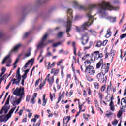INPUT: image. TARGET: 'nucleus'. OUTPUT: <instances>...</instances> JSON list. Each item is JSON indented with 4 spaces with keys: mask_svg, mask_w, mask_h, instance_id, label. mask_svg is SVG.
<instances>
[{
    "mask_svg": "<svg viewBox=\"0 0 126 126\" xmlns=\"http://www.w3.org/2000/svg\"><path fill=\"white\" fill-rule=\"evenodd\" d=\"M73 4L75 6L78 7V8L81 10H92V9H94V8H97L98 9V13H103V12H105L106 10H115V7L113 5H111L110 3L106 2L105 1H102V3L98 4H93L89 5L87 8H85V6L78 4L76 1H74Z\"/></svg>",
    "mask_w": 126,
    "mask_h": 126,
    "instance_id": "1",
    "label": "nucleus"
},
{
    "mask_svg": "<svg viewBox=\"0 0 126 126\" xmlns=\"http://www.w3.org/2000/svg\"><path fill=\"white\" fill-rule=\"evenodd\" d=\"M91 56L90 61L86 60L84 62L85 68H86L87 66H92L90 65L91 63H94L96 60H99V59H101V58H103L104 57L103 53H100V51H95L92 54Z\"/></svg>",
    "mask_w": 126,
    "mask_h": 126,
    "instance_id": "2",
    "label": "nucleus"
},
{
    "mask_svg": "<svg viewBox=\"0 0 126 126\" xmlns=\"http://www.w3.org/2000/svg\"><path fill=\"white\" fill-rule=\"evenodd\" d=\"M87 16L89 18V21L83 24L80 28L78 27H76V30L77 32H78V33H81V32L84 33L85 30H87V28L90 26H91L92 24H93V21L90 19H92V18H93V16L91 15V13L89 12L87 13Z\"/></svg>",
    "mask_w": 126,
    "mask_h": 126,
    "instance_id": "3",
    "label": "nucleus"
},
{
    "mask_svg": "<svg viewBox=\"0 0 126 126\" xmlns=\"http://www.w3.org/2000/svg\"><path fill=\"white\" fill-rule=\"evenodd\" d=\"M101 65H102L101 68V73H103V74L108 73L109 72V70L110 69V63H107V64H106L104 63V60L101 59L96 64V69H99L100 67H101Z\"/></svg>",
    "mask_w": 126,
    "mask_h": 126,
    "instance_id": "4",
    "label": "nucleus"
},
{
    "mask_svg": "<svg viewBox=\"0 0 126 126\" xmlns=\"http://www.w3.org/2000/svg\"><path fill=\"white\" fill-rule=\"evenodd\" d=\"M67 16L68 17L67 20V25L66 26V32L67 34V37H70V34H69V31L71 30V23H72V10L71 9H68L67 11Z\"/></svg>",
    "mask_w": 126,
    "mask_h": 126,
    "instance_id": "5",
    "label": "nucleus"
},
{
    "mask_svg": "<svg viewBox=\"0 0 126 126\" xmlns=\"http://www.w3.org/2000/svg\"><path fill=\"white\" fill-rule=\"evenodd\" d=\"M16 78L12 79V84H17L19 85V83L21 80V75L20 74V68H18L16 74Z\"/></svg>",
    "mask_w": 126,
    "mask_h": 126,
    "instance_id": "6",
    "label": "nucleus"
},
{
    "mask_svg": "<svg viewBox=\"0 0 126 126\" xmlns=\"http://www.w3.org/2000/svg\"><path fill=\"white\" fill-rule=\"evenodd\" d=\"M105 100H106V102H110L109 103L110 110L111 111H112V112H114V111H115V104H114V101H113V100H114V94H111V96H110L109 99L108 98V96H107L105 98Z\"/></svg>",
    "mask_w": 126,
    "mask_h": 126,
    "instance_id": "7",
    "label": "nucleus"
},
{
    "mask_svg": "<svg viewBox=\"0 0 126 126\" xmlns=\"http://www.w3.org/2000/svg\"><path fill=\"white\" fill-rule=\"evenodd\" d=\"M13 94L19 97H22L24 95V88L20 87L19 89L17 88L13 92Z\"/></svg>",
    "mask_w": 126,
    "mask_h": 126,
    "instance_id": "8",
    "label": "nucleus"
},
{
    "mask_svg": "<svg viewBox=\"0 0 126 126\" xmlns=\"http://www.w3.org/2000/svg\"><path fill=\"white\" fill-rule=\"evenodd\" d=\"M85 72L88 73L89 75L91 76H94L96 74V70L93 66H87L85 68Z\"/></svg>",
    "mask_w": 126,
    "mask_h": 126,
    "instance_id": "9",
    "label": "nucleus"
},
{
    "mask_svg": "<svg viewBox=\"0 0 126 126\" xmlns=\"http://www.w3.org/2000/svg\"><path fill=\"white\" fill-rule=\"evenodd\" d=\"M80 40H81V43L83 46H85V45L87 44L89 41V35H88V33L86 32L84 34H83Z\"/></svg>",
    "mask_w": 126,
    "mask_h": 126,
    "instance_id": "10",
    "label": "nucleus"
},
{
    "mask_svg": "<svg viewBox=\"0 0 126 126\" xmlns=\"http://www.w3.org/2000/svg\"><path fill=\"white\" fill-rule=\"evenodd\" d=\"M107 43H108V40H105L102 42L101 40H98L96 42V47L97 48H101V46H103V47L107 45Z\"/></svg>",
    "mask_w": 126,
    "mask_h": 126,
    "instance_id": "11",
    "label": "nucleus"
},
{
    "mask_svg": "<svg viewBox=\"0 0 126 126\" xmlns=\"http://www.w3.org/2000/svg\"><path fill=\"white\" fill-rule=\"evenodd\" d=\"M97 79L99 82H104L105 79V74L102 73V72L99 73L96 76Z\"/></svg>",
    "mask_w": 126,
    "mask_h": 126,
    "instance_id": "12",
    "label": "nucleus"
},
{
    "mask_svg": "<svg viewBox=\"0 0 126 126\" xmlns=\"http://www.w3.org/2000/svg\"><path fill=\"white\" fill-rule=\"evenodd\" d=\"M10 99V95H9L4 105L2 107L0 111V115H2V113H3V111L4 110V108H5V107H7V106H6V105H9V99Z\"/></svg>",
    "mask_w": 126,
    "mask_h": 126,
    "instance_id": "13",
    "label": "nucleus"
},
{
    "mask_svg": "<svg viewBox=\"0 0 126 126\" xmlns=\"http://www.w3.org/2000/svg\"><path fill=\"white\" fill-rule=\"evenodd\" d=\"M50 64L51 63L50 62L45 63V67H47L48 70L50 69V68H52V67H54L56 64V62H54L51 65Z\"/></svg>",
    "mask_w": 126,
    "mask_h": 126,
    "instance_id": "14",
    "label": "nucleus"
},
{
    "mask_svg": "<svg viewBox=\"0 0 126 126\" xmlns=\"http://www.w3.org/2000/svg\"><path fill=\"white\" fill-rule=\"evenodd\" d=\"M21 44H18L13 48L10 51V53H12L13 52H17L18 50H19L20 47H21Z\"/></svg>",
    "mask_w": 126,
    "mask_h": 126,
    "instance_id": "15",
    "label": "nucleus"
},
{
    "mask_svg": "<svg viewBox=\"0 0 126 126\" xmlns=\"http://www.w3.org/2000/svg\"><path fill=\"white\" fill-rule=\"evenodd\" d=\"M59 71H60V69L56 70L55 68H53L51 69L50 73H51V74H53V73H54V76H57L58 74H59Z\"/></svg>",
    "mask_w": 126,
    "mask_h": 126,
    "instance_id": "16",
    "label": "nucleus"
},
{
    "mask_svg": "<svg viewBox=\"0 0 126 126\" xmlns=\"http://www.w3.org/2000/svg\"><path fill=\"white\" fill-rule=\"evenodd\" d=\"M121 105L122 108H126V97H123L121 99Z\"/></svg>",
    "mask_w": 126,
    "mask_h": 126,
    "instance_id": "17",
    "label": "nucleus"
},
{
    "mask_svg": "<svg viewBox=\"0 0 126 126\" xmlns=\"http://www.w3.org/2000/svg\"><path fill=\"white\" fill-rule=\"evenodd\" d=\"M42 101V106L43 107H45V106H46V104H47V101H48V99L46 98V94H45L43 95Z\"/></svg>",
    "mask_w": 126,
    "mask_h": 126,
    "instance_id": "18",
    "label": "nucleus"
},
{
    "mask_svg": "<svg viewBox=\"0 0 126 126\" xmlns=\"http://www.w3.org/2000/svg\"><path fill=\"white\" fill-rule=\"evenodd\" d=\"M47 81H48L50 85H53V83L55 82V79L54 78V76L50 77L49 79H47Z\"/></svg>",
    "mask_w": 126,
    "mask_h": 126,
    "instance_id": "19",
    "label": "nucleus"
},
{
    "mask_svg": "<svg viewBox=\"0 0 126 126\" xmlns=\"http://www.w3.org/2000/svg\"><path fill=\"white\" fill-rule=\"evenodd\" d=\"M87 30L88 31L89 33H90V34L91 35H93V36H96L97 32L95 31L92 30V29H90L89 30Z\"/></svg>",
    "mask_w": 126,
    "mask_h": 126,
    "instance_id": "20",
    "label": "nucleus"
},
{
    "mask_svg": "<svg viewBox=\"0 0 126 126\" xmlns=\"http://www.w3.org/2000/svg\"><path fill=\"white\" fill-rule=\"evenodd\" d=\"M116 55V51L112 50L109 54V57L113 60L115 58V55Z\"/></svg>",
    "mask_w": 126,
    "mask_h": 126,
    "instance_id": "21",
    "label": "nucleus"
},
{
    "mask_svg": "<svg viewBox=\"0 0 126 126\" xmlns=\"http://www.w3.org/2000/svg\"><path fill=\"white\" fill-rule=\"evenodd\" d=\"M112 35V32H111V29L109 28L107 30V33L105 35L106 38H109V37H111Z\"/></svg>",
    "mask_w": 126,
    "mask_h": 126,
    "instance_id": "22",
    "label": "nucleus"
},
{
    "mask_svg": "<svg viewBox=\"0 0 126 126\" xmlns=\"http://www.w3.org/2000/svg\"><path fill=\"white\" fill-rule=\"evenodd\" d=\"M125 110V109L123 108V107L120 108V110L119 111L118 114H117V117L118 118H120L122 116H123V110Z\"/></svg>",
    "mask_w": 126,
    "mask_h": 126,
    "instance_id": "23",
    "label": "nucleus"
},
{
    "mask_svg": "<svg viewBox=\"0 0 126 126\" xmlns=\"http://www.w3.org/2000/svg\"><path fill=\"white\" fill-rule=\"evenodd\" d=\"M72 46L73 48L74 54L75 56H77V54H76L77 48H76V46H75V42H74V41L72 42Z\"/></svg>",
    "mask_w": 126,
    "mask_h": 126,
    "instance_id": "24",
    "label": "nucleus"
},
{
    "mask_svg": "<svg viewBox=\"0 0 126 126\" xmlns=\"http://www.w3.org/2000/svg\"><path fill=\"white\" fill-rule=\"evenodd\" d=\"M21 99H22V97H20L18 99L15 100H13V103L14 104H16V105H19L20 104V102L21 101Z\"/></svg>",
    "mask_w": 126,
    "mask_h": 126,
    "instance_id": "25",
    "label": "nucleus"
},
{
    "mask_svg": "<svg viewBox=\"0 0 126 126\" xmlns=\"http://www.w3.org/2000/svg\"><path fill=\"white\" fill-rule=\"evenodd\" d=\"M9 58H10V54H8L7 56H6L2 62V64H4L5 63V62H6L7 60H9Z\"/></svg>",
    "mask_w": 126,
    "mask_h": 126,
    "instance_id": "26",
    "label": "nucleus"
},
{
    "mask_svg": "<svg viewBox=\"0 0 126 126\" xmlns=\"http://www.w3.org/2000/svg\"><path fill=\"white\" fill-rule=\"evenodd\" d=\"M43 46H47V44H44V41L43 40H41L40 43L37 45V49H39L40 47H42Z\"/></svg>",
    "mask_w": 126,
    "mask_h": 126,
    "instance_id": "27",
    "label": "nucleus"
},
{
    "mask_svg": "<svg viewBox=\"0 0 126 126\" xmlns=\"http://www.w3.org/2000/svg\"><path fill=\"white\" fill-rule=\"evenodd\" d=\"M98 97L100 99L101 101L104 99V94L100 92L98 93Z\"/></svg>",
    "mask_w": 126,
    "mask_h": 126,
    "instance_id": "28",
    "label": "nucleus"
},
{
    "mask_svg": "<svg viewBox=\"0 0 126 126\" xmlns=\"http://www.w3.org/2000/svg\"><path fill=\"white\" fill-rule=\"evenodd\" d=\"M100 86V84L99 83L96 82L94 84V87H95V89H99V87Z\"/></svg>",
    "mask_w": 126,
    "mask_h": 126,
    "instance_id": "29",
    "label": "nucleus"
},
{
    "mask_svg": "<svg viewBox=\"0 0 126 126\" xmlns=\"http://www.w3.org/2000/svg\"><path fill=\"white\" fill-rule=\"evenodd\" d=\"M50 99L51 100V102H53V98H56V94L53 93L52 94V93H50Z\"/></svg>",
    "mask_w": 126,
    "mask_h": 126,
    "instance_id": "30",
    "label": "nucleus"
},
{
    "mask_svg": "<svg viewBox=\"0 0 126 126\" xmlns=\"http://www.w3.org/2000/svg\"><path fill=\"white\" fill-rule=\"evenodd\" d=\"M59 97L58 98V101L56 103V105H58L60 102H61V100L63 99L62 96H61V92L59 94Z\"/></svg>",
    "mask_w": 126,
    "mask_h": 126,
    "instance_id": "31",
    "label": "nucleus"
},
{
    "mask_svg": "<svg viewBox=\"0 0 126 126\" xmlns=\"http://www.w3.org/2000/svg\"><path fill=\"white\" fill-rule=\"evenodd\" d=\"M59 97L58 98V101L56 103V105H58L60 102H61V100L63 99L62 96H61V92L59 94Z\"/></svg>",
    "mask_w": 126,
    "mask_h": 126,
    "instance_id": "32",
    "label": "nucleus"
},
{
    "mask_svg": "<svg viewBox=\"0 0 126 126\" xmlns=\"http://www.w3.org/2000/svg\"><path fill=\"white\" fill-rule=\"evenodd\" d=\"M11 117V114H10L9 112L8 113V114H7L5 116V118H7V119L4 121L5 123H6V121H7V120H8V119H9L10 117Z\"/></svg>",
    "mask_w": 126,
    "mask_h": 126,
    "instance_id": "33",
    "label": "nucleus"
},
{
    "mask_svg": "<svg viewBox=\"0 0 126 126\" xmlns=\"http://www.w3.org/2000/svg\"><path fill=\"white\" fill-rule=\"evenodd\" d=\"M88 57L90 58V54H88L86 55H85L84 57H83L82 58V61H85V60H86L87 58H88Z\"/></svg>",
    "mask_w": 126,
    "mask_h": 126,
    "instance_id": "34",
    "label": "nucleus"
},
{
    "mask_svg": "<svg viewBox=\"0 0 126 126\" xmlns=\"http://www.w3.org/2000/svg\"><path fill=\"white\" fill-rule=\"evenodd\" d=\"M31 56V52L30 51H28L25 54V58H28V57H30Z\"/></svg>",
    "mask_w": 126,
    "mask_h": 126,
    "instance_id": "35",
    "label": "nucleus"
},
{
    "mask_svg": "<svg viewBox=\"0 0 126 126\" xmlns=\"http://www.w3.org/2000/svg\"><path fill=\"white\" fill-rule=\"evenodd\" d=\"M90 76H91V75H88V76L86 75V78L88 81H93V78H91V77H90Z\"/></svg>",
    "mask_w": 126,
    "mask_h": 126,
    "instance_id": "36",
    "label": "nucleus"
},
{
    "mask_svg": "<svg viewBox=\"0 0 126 126\" xmlns=\"http://www.w3.org/2000/svg\"><path fill=\"white\" fill-rule=\"evenodd\" d=\"M63 32H61L57 34V37L61 38V37H63Z\"/></svg>",
    "mask_w": 126,
    "mask_h": 126,
    "instance_id": "37",
    "label": "nucleus"
},
{
    "mask_svg": "<svg viewBox=\"0 0 126 126\" xmlns=\"http://www.w3.org/2000/svg\"><path fill=\"white\" fill-rule=\"evenodd\" d=\"M47 38H48V34L46 33L41 39V41L45 42V40H47Z\"/></svg>",
    "mask_w": 126,
    "mask_h": 126,
    "instance_id": "38",
    "label": "nucleus"
},
{
    "mask_svg": "<svg viewBox=\"0 0 126 126\" xmlns=\"http://www.w3.org/2000/svg\"><path fill=\"white\" fill-rule=\"evenodd\" d=\"M112 124L113 125V126H117L118 124V123H119V121L117 120V119H115L114 121H112Z\"/></svg>",
    "mask_w": 126,
    "mask_h": 126,
    "instance_id": "39",
    "label": "nucleus"
},
{
    "mask_svg": "<svg viewBox=\"0 0 126 126\" xmlns=\"http://www.w3.org/2000/svg\"><path fill=\"white\" fill-rule=\"evenodd\" d=\"M104 53H105V59H108V57H109V54L108 53V51L107 50H104Z\"/></svg>",
    "mask_w": 126,
    "mask_h": 126,
    "instance_id": "40",
    "label": "nucleus"
},
{
    "mask_svg": "<svg viewBox=\"0 0 126 126\" xmlns=\"http://www.w3.org/2000/svg\"><path fill=\"white\" fill-rule=\"evenodd\" d=\"M106 87H107V85L104 84V85H102L101 88V91H105V90L106 89Z\"/></svg>",
    "mask_w": 126,
    "mask_h": 126,
    "instance_id": "41",
    "label": "nucleus"
},
{
    "mask_svg": "<svg viewBox=\"0 0 126 126\" xmlns=\"http://www.w3.org/2000/svg\"><path fill=\"white\" fill-rule=\"evenodd\" d=\"M62 44V42H59L57 43H54L53 45V47L54 48H56V47H58V46H59V45H61Z\"/></svg>",
    "mask_w": 126,
    "mask_h": 126,
    "instance_id": "42",
    "label": "nucleus"
},
{
    "mask_svg": "<svg viewBox=\"0 0 126 126\" xmlns=\"http://www.w3.org/2000/svg\"><path fill=\"white\" fill-rule=\"evenodd\" d=\"M64 120H67L66 122L69 123V121H70V116H66L64 118Z\"/></svg>",
    "mask_w": 126,
    "mask_h": 126,
    "instance_id": "43",
    "label": "nucleus"
},
{
    "mask_svg": "<svg viewBox=\"0 0 126 126\" xmlns=\"http://www.w3.org/2000/svg\"><path fill=\"white\" fill-rule=\"evenodd\" d=\"M3 118H5V116L4 115L0 116V121H1V122H4V121H5V119H3ZM2 119H3L2 120Z\"/></svg>",
    "mask_w": 126,
    "mask_h": 126,
    "instance_id": "44",
    "label": "nucleus"
},
{
    "mask_svg": "<svg viewBox=\"0 0 126 126\" xmlns=\"http://www.w3.org/2000/svg\"><path fill=\"white\" fill-rule=\"evenodd\" d=\"M81 71H83V72H84L85 73H87V72L85 71V66H83L82 65H81Z\"/></svg>",
    "mask_w": 126,
    "mask_h": 126,
    "instance_id": "45",
    "label": "nucleus"
},
{
    "mask_svg": "<svg viewBox=\"0 0 126 126\" xmlns=\"http://www.w3.org/2000/svg\"><path fill=\"white\" fill-rule=\"evenodd\" d=\"M15 110V107H13L12 108H11L10 109V110L9 111V113L10 114H11H11H13V112H14Z\"/></svg>",
    "mask_w": 126,
    "mask_h": 126,
    "instance_id": "46",
    "label": "nucleus"
},
{
    "mask_svg": "<svg viewBox=\"0 0 126 126\" xmlns=\"http://www.w3.org/2000/svg\"><path fill=\"white\" fill-rule=\"evenodd\" d=\"M78 102L79 103V112H81V110H82V107L80 106V102L79 101V99H78Z\"/></svg>",
    "mask_w": 126,
    "mask_h": 126,
    "instance_id": "47",
    "label": "nucleus"
},
{
    "mask_svg": "<svg viewBox=\"0 0 126 126\" xmlns=\"http://www.w3.org/2000/svg\"><path fill=\"white\" fill-rule=\"evenodd\" d=\"M18 63V59H16L15 63H13L14 68H16V64Z\"/></svg>",
    "mask_w": 126,
    "mask_h": 126,
    "instance_id": "48",
    "label": "nucleus"
},
{
    "mask_svg": "<svg viewBox=\"0 0 126 126\" xmlns=\"http://www.w3.org/2000/svg\"><path fill=\"white\" fill-rule=\"evenodd\" d=\"M87 91H88L89 95H91V93L92 92V91H91V89H90V87L87 88Z\"/></svg>",
    "mask_w": 126,
    "mask_h": 126,
    "instance_id": "49",
    "label": "nucleus"
},
{
    "mask_svg": "<svg viewBox=\"0 0 126 126\" xmlns=\"http://www.w3.org/2000/svg\"><path fill=\"white\" fill-rule=\"evenodd\" d=\"M111 88H112V86L108 85L107 87V90L106 91V93H108L109 92V91H110V90H109V89H111Z\"/></svg>",
    "mask_w": 126,
    "mask_h": 126,
    "instance_id": "50",
    "label": "nucleus"
},
{
    "mask_svg": "<svg viewBox=\"0 0 126 126\" xmlns=\"http://www.w3.org/2000/svg\"><path fill=\"white\" fill-rule=\"evenodd\" d=\"M30 95H28L26 97V102H29V101H30Z\"/></svg>",
    "mask_w": 126,
    "mask_h": 126,
    "instance_id": "51",
    "label": "nucleus"
},
{
    "mask_svg": "<svg viewBox=\"0 0 126 126\" xmlns=\"http://www.w3.org/2000/svg\"><path fill=\"white\" fill-rule=\"evenodd\" d=\"M73 94V90H71L69 93V94H68L69 97H71Z\"/></svg>",
    "mask_w": 126,
    "mask_h": 126,
    "instance_id": "52",
    "label": "nucleus"
},
{
    "mask_svg": "<svg viewBox=\"0 0 126 126\" xmlns=\"http://www.w3.org/2000/svg\"><path fill=\"white\" fill-rule=\"evenodd\" d=\"M39 82H40V79H38L36 81L35 87H37V86H38V85L39 84Z\"/></svg>",
    "mask_w": 126,
    "mask_h": 126,
    "instance_id": "53",
    "label": "nucleus"
},
{
    "mask_svg": "<svg viewBox=\"0 0 126 126\" xmlns=\"http://www.w3.org/2000/svg\"><path fill=\"white\" fill-rule=\"evenodd\" d=\"M126 33L125 34H123L120 36V39L122 40V39H124V38H126Z\"/></svg>",
    "mask_w": 126,
    "mask_h": 126,
    "instance_id": "54",
    "label": "nucleus"
},
{
    "mask_svg": "<svg viewBox=\"0 0 126 126\" xmlns=\"http://www.w3.org/2000/svg\"><path fill=\"white\" fill-rule=\"evenodd\" d=\"M31 101L32 104H35L36 101H35V97L34 96H32V98L31 99Z\"/></svg>",
    "mask_w": 126,
    "mask_h": 126,
    "instance_id": "55",
    "label": "nucleus"
},
{
    "mask_svg": "<svg viewBox=\"0 0 126 126\" xmlns=\"http://www.w3.org/2000/svg\"><path fill=\"white\" fill-rule=\"evenodd\" d=\"M44 86L45 85L42 83H40V84L39 86V89L40 90H42V88H43V87H44Z\"/></svg>",
    "mask_w": 126,
    "mask_h": 126,
    "instance_id": "56",
    "label": "nucleus"
},
{
    "mask_svg": "<svg viewBox=\"0 0 126 126\" xmlns=\"http://www.w3.org/2000/svg\"><path fill=\"white\" fill-rule=\"evenodd\" d=\"M7 106L4 108V114H7V112H8V109H7Z\"/></svg>",
    "mask_w": 126,
    "mask_h": 126,
    "instance_id": "57",
    "label": "nucleus"
},
{
    "mask_svg": "<svg viewBox=\"0 0 126 126\" xmlns=\"http://www.w3.org/2000/svg\"><path fill=\"white\" fill-rule=\"evenodd\" d=\"M23 113V109H20V111L18 112V114H19V116H22Z\"/></svg>",
    "mask_w": 126,
    "mask_h": 126,
    "instance_id": "58",
    "label": "nucleus"
},
{
    "mask_svg": "<svg viewBox=\"0 0 126 126\" xmlns=\"http://www.w3.org/2000/svg\"><path fill=\"white\" fill-rule=\"evenodd\" d=\"M28 63H34V59L32 58V59L29 60Z\"/></svg>",
    "mask_w": 126,
    "mask_h": 126,
    "instance_id": "59",
    "label": "nucleus"
},
{
    "mask_svg": "<svg viewBox=\"0 0 126 126\" xmlns=\"http://www.w3.org/2000/svg\"><path fill=\"white\" fill-rule=\"evenodd\" d=\"M63 126H67V124H68V123L67 122H66V123H64V118H63Z\"/></svg>",
    "mask_w": 126,
    "mask_h": 126,
    "instance_id": "60",
    "label": "nucleus"
},
{
    "mask_svg": "<svg viewBox=\"0 0 126 126\" xmlns=\"http://www.w3.org/2000/svg\"><path fill=\"white\" fill-rule=\"evenodd\" d=\"M83 95L85 96V97H87V93H86V91H85V90H84L83 92Z\"/></svg>",
    "mask_w": 126,
    "mask_h": 126,
    "instance_id": "61",
    "label": "nucleus"
},
{
    "mask_svg": "<svg viewBox=\"0 0 126 126\" xmlns=\"http://www.w3.org/2000/svg\"><path fill=\"white\" fill-rule=\"evenodd\" d=\"M22 79H24V80H25L26 79V78H27V75H26L25 74H24L22 76Z\"/></svg>",
    "mask_w": 126,
    "mask_h": 126,
    "instance_id": "62",
    "label": "nucleus"
},
{
    "mask_svg": "<svg viewBox=\"0 0 126 126\" xmlns=\"http://www.w3.org/2000/svg\"><path fill=\"white\" fill-rule=\"evenodd\" d=\"M123 28H124V30H122V32H125L126 30V24H125L123 26Z\"/></svg>",
    "mask_w": 126,
    "mask_h": 126,
    "instance_id": "63",
    "label": "nucleus"
},
{
    "mask_svg": "<svg viewBox=\"0 0 126 126\" xmlns=\"http://www.w3.org/2000/svg\"><path fill=\"white\" fill-rule=\"evenodd\" d=\"M29 35V32H26L24 35V38H26Z\"/></svg>",
    "mask_w": 126,
    "mask_h": 126,
    "instance_id": "64",
    "label": "nucleus"
}]
</instances>
